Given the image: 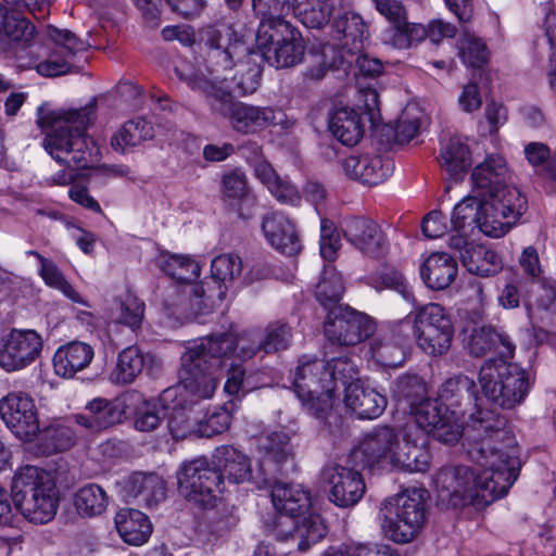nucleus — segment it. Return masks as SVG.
I'll return each instance as SVG.
<instances>
[{"label": "nucleus", "mask_w": 556, "mask_h": 556, "mask_svg": "<svg viewBox=\"0 0 556 556\" xmlns=\"http://www.w3.org/2000/svg\"><path fill=\"white\" fill-rule=\"evenodd\" d=\"M440 402L469 410L470 428L467 455L481 467H444L435 483L438 496L454 508L473 506L482 509L505 496L519 476L520 460L516 439L506 428V419L478 406L477 386L473 379L458 375L446 379L439 389Z\"/></svg>", "instance_id": "nucleus-1"}, {"label": "nucleus", "mask_w": 556, "mask_h": 556, "mask_svg": "<svg viewBox=\"0 0 556 556\" xmlns=\"http://www.w3.org/2000/svg\"><path fill=\"white\" fill-rule=\"evenodd\" d=\"M506 173L500 155H489L473 168L471 191L453 210L454 236L467 238L478 229L500 238L517 223L526 212L527 200L516 187L505 184Z\"/></svg>", "instance_id": "nucleus-2"}, {"label": "nucleus", "mask_w": 556, "mask_h": 556, "mask_svg": "<svg viewBox=\"0 0 556 556\" xmlns=\"http://www.w3.org/2000/svg\"><path fill=\"white\" fill-rule=\"evenodd\" d=\"M202 41L206 48L207 74L197 71L181 61L175 66V74L188 86L190 80H224L229 87L230 97H244L256 91L260 85L261 67L253 51L231 24L216 23L204 29Z\"/></svg>", "instance_id": "nucleus-3"}, {"label": "nucleus", "mask_w": 556, "mask_h": 556, "mask_svg": "<svg viewBox=\"0 0 556 556\" xmlns=\"http://www.w3.org/2000/svg\"><path fill=\"white\" fill-rule=\"evenodd\" d=\"M263 352L260 331L239 338L232 333L211 334L186 348L180 356L184 386L200 397H212L217 388L216 371L231 358L250 359Z\"/></svg>", "instance_id": "nucleus-4"}, {"label": "nucleus", "mask_w": 556, "mask_h": 556, "mask_svg": "<svg viewBox=\"0 0 556 556\" xmlns=\"http://www.w3.org/2000/svg\"><path fill=\"white\" fill-rule=\"evenodd\" d=\"M94 115V102L74 110H50L48 104L40 105L37 124L42 129H50L43 138V149L66 167L84 169L92 166L99 160V149L87 135V128Z\"/></svg>", "instance_id": "nucleus-5"}, {"label": "nucleus", "mask_w": 556, "mask_h": 556, "mask_svg": "<svg viewBox=\"0 0 556 556\" xmlns=\"http://www.w3.org/2000/svg\"><path fill=\"white\" fill-rule=\"evenodd\" d=\"M188 87L202 96L212 113L228 118L233 130L240 134H254L275 122L270 108L255 106L230 97L229 87L224 80H190Z\"/></svg>", "instance_id": "nucleus-6"}, {"label": "nucleus", "mask_w": 556, "mask_h": 556, "mask_svg": "<svg viewBox=\"0 0 556 556\" xmlns=\"http://www.w3.org/2000/svg\"><path fill=\"white\" fill-rule=\"evenodd\" d=\"M11 498L29 521L46 523L58 509V494L49 472L36 466H24L13 477Z\"/></svg>", "instance_id": "nucleus-7"}, {"label": "nucleus", "mask_w": 556, "mask_h": 556, "mask_svg": "<svg viewBox=\"0 0 556 556\" xmlns=\"http://www.w3.org/2000/svg\"><path fill=\"white\" fill-rule=\"evenodd\" d=\"M479 382L489 402L504 409L520 405L531 387L528 372L505 359H489L480 368Z\"/></svg>", "instance_id": "nucleus-8"}, {"label": "nucleus", "mask_w": 556, "mask_h": 556, "mask_svg": "<svg viewBox=\"0 0 556 556\" xmlns=\"http://www.w3.org/2000/svg\"><path fill=\"white\" fill-rule=\"evenodd\" d=\"M425 489L412 488L389 498L382 508V530L396 543L412 541L425 521Z\"/></svg>", "instance_id": "nucleus-9"}, {"label": "nucleus", "mask_w": 556, "mask_h": 556, "mask_svg": "<svg viewBox=\"0 0 556 556\" xmlns=\"http://www.w3.org/2000/svg\"><path fill=\"white\" fill-rule=\"evenodd\" d=\"M293 388L309 413L323 418L334 404V386L327 361L303 355L293 376Z\"/></svg>", "instance_id": "nucleus-10"}, {"label": "nucleus", "mask_w": 556, "mask_h": 556, "mask_svg": "<svg viewBox=\"0 0 556 556\" xmlns=\"http://www.w3.org/2000/svg\"><path fill=\"white\" fill-rule=\"evenodd\" d=\"M46 37L54 47L42 50L38 45H29L28 62H23L27 67H34L43 77H56L72 73L74 66L72 59L76 53L85 51L87 43L66 29L48 26Z\"/></svg>", "instance_id": "nucleus-11"}, {"label": "nucleus", "mask_w": 556, "mask_h": 556, "mask_svg": "<svg viewBox=\"0 0 556 556\" xmlns=\"http://www.w3.org/2000/svg\"><path fill=\"white\" fill-rule=\"evenodd\" d=\"M258 54L276 68L298 65L304 56L305 45L299 30L289 22L258 25L256 31Z\"/></svg>", "instance_id": "nucleus-12"}, {"label": "nucleus", "mask_w": 556, "mask_h": 556, "mask_svg": "<svg viewBox=\"0 0 556 556\" xmlns=\"http://www.w3.org/2000/svg\"><path fill=\"white\" fill-rule=\"evenodd\" d=\"M157 265L172 279L182 283L181 287L175 290L177 299H172V295H168L166 300L167 305L175 308L173 313L179 314L185 318H198L200 315L189 314L187 307L190 304V300L195 306L198 302L204 300V285L191 283L200 275V265L189 256L169 253L161 254Z\"/></svg>", "instance_id": "nucleus-13"}, {"label": "nucleus", "mask_w": 556, "mask_h": 556, "mask_svg": "<svg viewBox=\"0 0 556 556\" xmlns=\"http://www.w3.org/2000/svg\"><path fill=\"white\" fill-rule=\"evenodd\" d=\"M178 490L188 501L207 507L224 490V476L212 458L200 457L185 463L177 473Z\"/></svg>", "instance_id": "nucleus-14"}, {"label": "nucleus", "mask_w": 556, "mask_h": 556, "mask_svg": "<svg viewBox=\"0 0 556 556\" xmlns=\"http://www.w3.org/2000/svg\"><path fill=\"white\" fill-rule=\"evenodd\" d=\"M413 330L417 345L428 355L441 356L448 352L454 337L450 315L438 303H429L416 311Z\"/></svg>", "instance_id": "nucleus-15"}, {"label": "nucleus", "mask_w": 556, "mask_h": 556, "mask_svg": "<svg viewBox=\"0 0 556 556\" xmlns=\"http://www.w3.org/2000/svg\"><path fill=\"white\" fill-rule=\"evenodd\" d=\"M473 292L480 306L484 305L485 295L479 283L472 286ZM464 346L468 353L475 357H481L491 351L497 352L501 359L509 358L514 355L515 344L510 338L497 332L491 325L483 323L482 307L472 312L464 330Z\"/></svg>", "instance_id": "nucleus-16"}, {"label": "nucleus", "mask_w": 556, "mask_h": 556, "mask_svg": "<svg viewBox=\"0 0 556 556\" xmlns=\"http://www.w3.org/2000/svg\"><path fill=\"white\" fill-rule=\"evenodd\" d=\"M410 412L418 428L440 442L453 444L463 435L464 428L456 412L438 399L426 397Z\"/></svg>", "instance_id": "nucleus-17"}, {"label": "nucleus", "mask_w": 556, "mask_h": 556, "mask_svg": "<svg viewBox=\"0 0 556 556\" xmlns=\"http://www.w3.org/2000/svg\"><path fill=\"white\" fill-rule=\"evenodd\" d=\"M178 383L165 390L162 395V401L167 403L172 400L173 405L169 407L167 414V427L174 439H185L188 435L195 434L199 426L200 409H195V406L201 401L207 397H200L197 394L189 391L180 378V369L178 370Z\"/></svg>", "instance_id": "nucleus-18"}, {"label": "nucleus", "mask_w": 556, "mask_h": 556, "mask_svg": "<svg viewBox=\"0 0 556 556\" xmlns=\"http://www.w3.org/2000/svg\"><path fill=\"white\" fill-rule=\"evenodd\" d=\"M376 326L370 317L346 307H334L328 314L325 323V336L337 345H355L369 338L375 332Z\"/></svg>", "instance_id": "nucleus-19"}, {"label": "nucleus", "mask_w": 556, "mask_h": 556, "mask_svg": "<svg viewBox=\"0 0 556 556\" xmlns=\"http://www.w3.org/2000/svg\"><path fill=\"white\" fill-rule=\"evenodd\" d=\"M42 348L36 330L13 328L0 339V367L8 372L22 370L39 357Z\"/></svg>", "instance_id": "nucleus-20"}, {"label": "nucleus", "mask_w": 556, "mask_h": 556, "mask_svg": "<svg viewBox=\"0 0 556 556\" xmlns=\"http://www.w3.org/2000/svg\"><path fill=\"white\" fill-rule=\"evenodd\" d=\"M0 417L22 441H31L39 432V418L34 400L26 393L12 392L0 400Z\"/></svg>", "instance_id": "nucleus-21"}, {"label": "nucleus", "mask_w": 556, "mask_h": 556, "mask_svg": "<svg viewBox=\"0 0 556 556\" xmlns=\"http://www.w3.org/2000/svg\"><path fill=\"white\" fill-rule=\"evenodd\" d=\"M242 273V260L239 255L226 253L213 258L211 263V275L215 289H205L204 300L198 302L197 306L190 300L187 307L189 314L206 315L213 307L222 302L226 295L227 283L232 282Z\"/></svg>", "instance_id": "nucleus-22"}, {"label": "nucleus", "mask_w": 556, "mask_h": 556, "mask_svg": "<svg viewBox=\"0 0 556 556\" xmlns=\"http://www.w3.org/2000/svg\"><path fill=\"white\" fill-rule=\"evenodd\" d=\"M447 244L470 274L489 277L503 268L502 258L495 251L483 244L470 242L465 236H451Z\"/></svg>", "instance_id": "nucleus-23"}, {"label": "nucleus", "mask_w": 556, "mask_h": 556, "mask_svg": "<svg viewBox=\"0 0 556 556\" xmlns=\"http://www.w3.org/2000/svg\"><path fill=\"white\" fill-rule=\"evenodd\" d=\"M401 440L395 429L388 426L377 427L359 442L354 455L362 456L366 466L388 464L395 468Z\"/></svg>", "instance_id": "nucleus-24"}, {"label": "nucleus", "mask_w": 556, "mask_h": 556, "mask_svg": "<svg viewBox=\"0 0 556 556\" xmlns=\"http://www.w3.org/2000/svg\"><path fill=\"white\" fill-rule=\"evenodd\" d=\"M324 478L329 485V501L339 507L357 504L365 493L363 477L355 469L331 465L324 469Z\"/></svg>", "instance_id": "nucleus-25"}, {"label": "nucleus", "mask_w": 556, "mask_h": 556, "mask_svg": "<svg viewBox=\"0 0 556 556\" xmlns=\"http://www.w3.org/2000/svg\"><path fill=\"white\" fill-rule=\"evenodd\" d=\"M341 231L346 241L366 256L377 258L387 251L381 228L366 217H348L341 222Z\"/></svg>", "instance_id": "nucleus-26"}, {"label": "nucleus", "mask_w": 556, "mask_h": 556, "mask_svg": "<svg viewBox=\"0 0 556 556\" xmlns=\"http://www.w3.org/2000/svg\"><path fill=\"white\" fill-rule=\"evenodd\" d=\"M341 167L346 177L368 186L383 182L393 169L390 160L370 153L350 155L342 161Z\"/></svg>", "instance_id": "nucleus-27"}, {"label": "nucleus", "mask_w": 556, "mask_h": 556, "mask_svg": "<svg viewBox=\"0 0 556 556\" xmlns=\"http://www.w3.org/2000/svg\"><path fill=\"white\" fill-rule=\"evenodd\" d=\"M263 233L268 243L282 254L294 256L302 249L295 226L283 213L267 214L262 223Z\"/></svg>", "instance_id": "nucleus-28"}, {"label": "nucleus", "mask_w": 556, "mask_h": 556, "mask_svg": "<svg viewBox=\"0 0 556 556\" xmlns=\"http://www.w3.org/2000/svg\"><path fill=\"white\" fill-rule=\"evenodd\" d=\"M124 417L123 403L98 397L88 402L84 413L75 415V422L91 432H98L122 422Z\"/></svg>", "instance_id": "nucleus-29"}, {"label": "nucleus", "mask_w": 556, "mask_h": 556, "mask_svg": "<svg viewBox=\"0 0 556 556\" xmlns=\"http://www.w3.org/2000/svg\"><path fill=\"white\" fill-rule=\"evenodd\" d=\"M399 457L395 458V469L408 472H424L429 468L431 454L427 437L416 430L406 431L401 440Z\"/></svg>", "instance_id": "nucleus-30"}, {"label": "nucleus", "mask_w": 556, "mask_h": 556, "mask_svg": "<svg viewBox=\"0 0 556 556\" xmlns=\"http://www.w3.org/2000/svg\"><path fill=\"white\" fill-rule=\"evenodd\" d=\"M332 27L337 33L341 54L353 56L364 50L367 29L361 15L354 12L338 13L333 16Z\"/></svg>", "instance_id": "nucleus-31"}, {"label": "nucleus", "mask_w": 556, "mask_h": 556, "mask_svg": "<svg viewBox=\"0 0 556 556\" xmlns=\"http://www.w3.org/2000/svg\"><path fill=\"white\" fill-rule=\"evenodd\" d=\"M271 502L275 509L286 517V522L294 520L311 507V496L301 484L277 482L271 489Z\"/></svg>", "instance_id": "nucleus-32"}, {"label": "nucleus", "mask_w": 556, "mask_h": 556, "mask_svg": "<svg viewBox=\"0 0 556 556\" xmlns=\"http://www.w3.org/2000/svg\"><path fill=\"white\" fill-rule=\"evenodd\" d=\"M213 466L232 483H243L252 476L250 458L231 445H222L212 454Z\"/></svg>", "instance_id": "nucleus-33"}, {"label": "nucleus", "mask_w": 556, "mask_h": 556, "mask_svg": "<svg viewBox=\"0 0 556 556\" xmlns=\"http://www.w3.org/2000/svg\"><path fill=\"white\" fill-rule=\"evenodd\" d=\"M457 270L453 256L445 252H434L421 264L420 277L428 288L443 290L454 281Z\"/></svg>", "instance_id": "nucleus-34"}, {"label": "nucleus", "mask_w": 556, "mask_h": 556, "mask_svg": "<svg viewBox=\"0 0 556 556\" xmlns=\"http://www.w3.org/2000/svg\"><path fill=\"white\" fill-rule=\"evenodd\" d=\"M93 358L91 345L81 341H72L60 346L53 355V367L58 376L71 378L85 369Z\"/></svg>", "instance_id": "nucleus-35"}, {"label": "nucleus", "mask_w": 556, "mask_h": 556, "mask_svg": "<svg viewBox=\"0 0 556 556\" xmlns=\"http://www.w3.org/2000/svg\"><path fill=\"white\" fill-rule=\"evenodd\" d=\"M344 403L359 419L378 418L387 407L384 395L358 383L345 388Z\"/></svg>", "instance_id": "nucleus-36"}, {"label": "nucleus", "mask_w": 556, "mask_h": 556, "mask_svg": "<svg viewBox=\"0 0 556 556\" xmlns=\"http://www.w3.org/2000/svg\"><path fill=\"white\" fill-rule=\"evenodd\" d=\"M37 446L42 455L64 452L73 447L77 433L68 420H55L39 429Z\"/></svg>", "instance_id": "nucleus-37"}, {"label": "nucleus", "mask_w": 556, "mask_h": 556, "mask_svg": "<svg viewBox=\"0 0 556 556\" xmlns=\"http://www.w3.org/2000/svg\"><path fill=\"white\" fill-rule=\"evenodd\" d=\"M257 451L262 454V463H273L276 471L288 460L293 459L294 447L289 433L285 430L266 432L257 438Z\"/></svg>", "instance_id": "nucleus-38"}, {"label": "nucleus", "mask_w": 556, "mask_h": 556, "mask_svg": "<svg viewBox=\"0 0 556 556\" xmlns=\"http://www.w3.org/2000/svg\"><path fill=\"white\" fill-rule=\"evenodd\" d=\"M125 491L128 496L138 498L147 506L159 504L166 495L165 482L156 473L130 475L125 482Z\"/></svg>", "instance_id": "nucleus-39"}, {"label": "nucleus", "mask_w": 556, "mask_h": 556, "mask_svg": "<svg viewBox=\"0 0 556 556\" xmlns=\"http://www.w3.org/2000/svg\"><path fill=\"white\" fill-rule=\"evenodd\" d=\"M115 526L123 540L131 545H141L152 533L149 518L140 510L123 508L115 516Z\"/></svg>", "instance_id": "nucleus-40"}, {"label": "nucleus", "mask_w": 556, "mask_h": 556, "mask_svg": "<svg viewBox=\"0 0 556 556\" xmlns=\"http://www.w3.org/2000/svg\"><path fill=\"white\" fill-rule=\"evenodd\" d=\"M287 526L290 530L286 534H281L280 539L296 541L298 549L301 552H305L311 545L318 543L327 533V527L317 514H309L301 521L290 520Z\"/></svg>", "instance_id": "nucleus-41"}, {"label": "nucleus", "mask_w": 556, "mask_h": 556, "mask_svg": "<svg viewBox=\"0 0 556 556\" xmlns=\"http://www.w3.org/2000/svg\"><path fill=\"white\" fill-rule=\"evenodd\" d=\"M329 129L345 146L356 144L364 134L359 114L350 108H341L330 114Z\"/></svg>", "instance_id": "nucleus-42"}, {"label": "nucleus", "mask_w": 556, "mask_h": 556, "mask_svg": "<svg viewBox=\"0 0 556 556\" xmlns=\"http://www.w3.org/2000/svg\"><path fill=\"white\" fill-rule=\"evenodd\" d=\"M154 137V129L146 118L127 121L111 138L114 151L125 153L128 148L137 147Z\"/></svg>", "instance_id": "nucleus-43"}, {"label": "nucleus", "mask_w": 556, "mask_h": 556, "mask_svg": "<svg viewBox=\"0 0 556 556\" xmlns=\"http://www.w3.org/2000/svg\"><path fill=\"white\" fill-rule=\"evenodd\" d=\"M143 313L144 303L134 294L127 293L113 300L109 308V319L136 330L142 324Z\"/></svg>", "instance_id": "nucleus-44"}, {"label": "nucleus", "mask_w": 556, "mask_h": 556, "mask_svg": "<svg viewBox=\"0 0 556 556\" xmlns=\"http://www.w3.org/2000/svg\"><path fill=\"white\" fill-rule=\"evenodd\" d=\"M293 10L299 21L313 29L324 27L332 15L329 0H293Z\"/></svg>", "instance_id": "nucleus-45"}, {"label": "nucleus", "mask_w": 556, "mask_h": 556, "mask_svg": "<svg viewBox=\"0 0 556 556\" xmlns=\"http://www.w3.org/2000/svg\"><path fill=\"white\" fill-rule=\"evenodd\" d=\"M39 275L48 287L60 291L70 301L90 307L89 302L72 286L53 261H42Z\"/></svg>", "instance_id": "nucleus-46"}, {"label": "nucleus", "mask_w": 556, "mask_h": 556, "mask_svg": "<svg viewBox=\"0 0 556 556\" xmlns=\"http://www.w3.org/2000/svg\"><path fill=\"white\" fill-rule=\"evenodd\" d=\"M74 504L80 516L93 517L105 510L108 496L100 485L89 483L77 491Z\"/></svg>", "instance_id": "nucleus-47"}, {"label": "nucleus", "mask_w": 556, "mask_h": 556, "mask_svg": "<svg viewBox=\"0 0 556 556\" xmlns=\"http://www.w3.org/2000/svg\"><path fill=\"white\" fill-rule=\"evenodd\" d=\"M441 166L451 175L465 172L471 164L468 147L458 137H452L442 147Z\"/></svg>", "instance_id": "nucleus-48"}, {"label": "nucleus", "mask_w": 556, "mask_h": 556, "mask_svg": "<svg viewBox=\"0 0 556 556\" xmlns=\"http://www.w3.org/2000/svg\"><path fill=\"white\" fill-rule=\"evenodd\" d=\"M143 367V353L137 346L126 348L118 354L112 378L117 383H131L141 374Z\"/></svg>", "instance_id": "nucleus-49"}, {"label": "nucleus", "mask_w": 556, "mask_h": 556, "mask_svg": "<svg viewBox=\"0 0 556 556\" xmlns=\"http://www.w3.org/2000/svg\"><path fill=\"white\" fill-rule=\"evenodd\" d=\"M344 292V285L341 275L334 267L327 265L324 267L318 283L316 285V299L324 306L338 303Z\"/></svg>", "instance_id": "nucleus-50"}, {"label": "nucleus", "mask_w": 556, "mask_h": 556, "mask_svg": "<svg viewBox=\"0 0 556 556\" xmlns=\"http://www.w3.org/2000/svg\"><path fill=\"white\" fill-rule=\"evenodd\" d=\"M239 517L230 510L212 513L200 529V534L207 543H215L227 535L238 525Z\"/></svg>", "instance_id": "nucleus-51"}, {"label": "nucleus", "mask_w": 556, "mask_h": 556, "mask_svg": "<svg viewBox=\"0 0 556 556\" xmlns=\"http://www.w3.org/2000/svg\"><path fill=\"white\" fill-rule=\"evenodd\" d=\"M226 368L227 379L225 382V391L230 395H237L239 393H249L258 388L257 383L254 381L253 375H245L244 368L237 364L233 358L228 361L227 364L223 365L215 374L217 377V382L219 381V371Z\"/></svg>", "instance_id": "nucleus-52"}, {"label": "nucleus", "mask_w": 556, "mask_h": 556, "mask_svg": "<svg viewBox=\"0 0 556 556\" xmlns=\"http://www.w3.org/2000/svg\"><path fill=\"white\" fill-rule=\"evenodd\" d=\"M426 386L416 375H404L399 377L393 387V395L399 402H406L409 408H414L419 401H424Z\"/></svg>", "instance_id": "nucleus-53"}, {"label": "nucleus", "mask_w": 556, "mask_h": 556, "mask_svg": "<svg viewBox=\"0 0 556 556\" xmlns=\"http://www.w3.org/2000/svg\"><path fill=\"white\" fill-rule=\"evenodd\" d=\"M291 338L290 326L280 321L269 324L263 331H260L263 352L266 354L287 350Z\"/></svg>", "instance_id": "nucleus-54"}, {"label": "nucleus", "mask_w": 556, "mask_h": 556, "mask_svg": "<svg viewBox=\"0 0 556 556\" xmlns=\"http://www.w3.org/2000/svg\"><path fill=\"white\" fill-rule=\"evenodd\" d=\"M426 37H428L427 27L405 20L396 30H389L386 34L384 41L396 49H407Z\"/></svg>", "instance_id": "nucleus-55"}, {"label": "nucleus", "mask_w": 556, "mask_h": 556, "mask_svg": "<svg viewBox=\"0 0 556 556\" xmlns=\"http://www.w3.org/2000/svg\"><path fill=\"white\" fill-rule=\"evenodd\" d=\"M231 421V416L224 407H215L212 412L205 415H199V426L197 428V435L211 438L226 431Z\"/></svg>", "instance_id": "nucleus-56"}, {"label": "nucleus", "mask_w": 556, "mask_h": 556, "mask_svg": "<svg viewBox=\"0 0 556 556\" xmlns=\"http://www.w3.org/2000/svg\"><path fill=\"white\" fill-rule=\"evenodd\" d=\"M253 10L261 17L260 25L287 22L285 15L291 10L290 0H252Z\"/></svg>", "instance_id": "nucleus-57"}, {"label": "nucleus", "mask_w": 556, "mask_h": 556, "mask_svg": "<svg viewBox=\"0 0 556 556\" xmlns=\"http://www.w3.org/2000/svg\"><path fill=\"white\" fill-rule=\"evenodd\" d=\"M372 358L383 367H397L404 362L402 348L391 341L376 339L370 345Z\"/></svg>", "instance_id": "nucleus-58"}, {"label": "nucleus", "mask_w": 556, "mask_h": 556, "mask_svg": "<svg viewBox=\"0 0 556 556\" xmlns=\"http://www.w3.org/2000/svg\"><path fill=\"white\" fill-rule=\"evenodd\" d=\"M34 26L15 12H10L1 26V35L12 41H30L34 36Z\"/></svg>", "instance_id": "nucleus-59"}, {"label": "nucleus", "mask_w": 556, "mask_h": 556, "mask_svg": "<svg viewBox=\"0 0 556 556\" xmlns=\"http://www.w3.org/2000/svg\"><path fill=\"white\" fill-rule=\"evenodd\" d=\"M327 371L331 376L334 392L339 388V383L344 389L350 384H356L354 380H357V369L348 357H338L327 362Z\"/></svg>", "instance_id": "nucleus-60"}, {"label": "nucleus", "mask_w": 556, "mask_h": 556, "mask_svg": "<svg viewBox=\"0 0 556 556\" xmlns=\"http://www.w3.org/2000/svg\"><path fill=\"white\" fill-rule=\"evenodd\" d=\"M459 55L468 66L480 68L486 63L489 52L481 39L467 35L460 46Z\"/></svg>", "instance_id": "nucleus-61"}, {"label": "nucleus", "mask_w": 556, "mask_h": 556, "mask_svg": "<svg viewBox=\"0 0 556 556\" xmlns=\"http://www.w3.org/2000/svg\"><path fill=\"white\" fill-rule=\"evenodd\" d=\"M164 407L157 402H143L136 410L135 427L140 431H152L164 417Z\"/></svg>", "instance_id": "nucleus-62"}, {"label": "nucleus", "mask_w": 556, "mask_h": 556, "mask_svg": "<svg viewBox=\"0 0 556 556\" xmlns=\"http://www.w3.org/2000/svg\"><path fill=\"white\" fill-rule=\"evenodd\" d=\"M340 237L333 223L327 218L320 220V255L326 261H333L340 249Z\"/></svg>", "instance_id": "nucleus-63"}, {"label": "nucleus", "mask_w": 556, "mask_h": 556, "mask_svg": "<svg viewBox=\"0 0 556 556\" xmlns=\"http://www.w3.org/2000/svg\"><path fill=\"white\" fill-rule=\"evenodd\" d=\"M529 286L528 281H523L521 278L506 283L498 295L500 305L507 309L517 308L520 305L521 298L525 304L528 305L526 292Z\"/></svg>", "instance_id": "nucleus-64"}]
</instances>
